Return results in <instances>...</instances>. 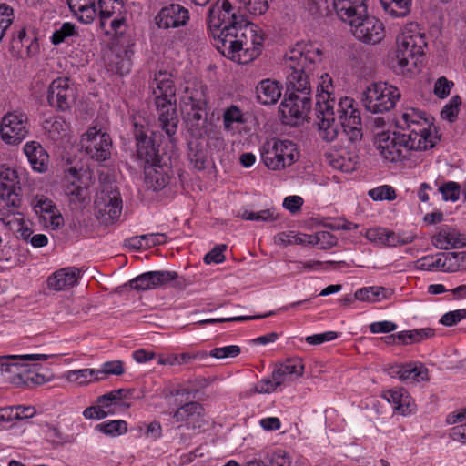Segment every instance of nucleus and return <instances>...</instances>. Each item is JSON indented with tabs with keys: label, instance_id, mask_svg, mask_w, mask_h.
I'll list each match as a JSON object with an SVG mask.
<instances>
[{
	"label": "nucleus",
	"instance_id": "nucleus-34",
	"mask_svg": "<svg viewBox=\"0 0 466 466\" xmlns=\"http://www.w3.org/2000/svg\"><path fill=\"white\" fill-rule=\"evenodd\" d=\"M100 16V26L105 28L107 19L120 15H126L125 4L123 0H98Z\"/></svg>",
	"mask_w": 466,
	"mask_h": 466
},
{
	"label": "nucleus",
	"instance_id": "nucleus-31",
	"mask_svg": "<svg viewBox=\"0 0 466 466\" xmlns=\"http://www.w3.org/2000/svg\"><path fill=\"white\" fill-rule=\"evenodd\" d=\"M432 244L440 249L460 248L466 247V239L457 230L444 227L432 237Z\"/></svg>",
	"mask_w": 466,
	"mask_h": 466
},
{
	"label": "nucleus",
	"instance_id": "nucleus-44",
	"mask_svg": "<svg viewBox=\"0 0 466 466\" xmlns=\"http://www.w3.org/2000/svg\"><path fill=\"white\" fill-rule=\"evenodd\" d=\"M188 159L196 169L201 171L207 168V151L199 144H196L194 147L191 143L189 144Z\"/></svg>",
	"mask_w": 466,
	"mask_h": 466
},
{
	"label": "nucleus",
	"instance_id": "nucleus-42",
	"mask_svg": "<svg viewBox=\"0 0 466 466\" xmlns=\"http://www.w3.org/2000/svg\"><path fill=\"white\" fill-rule=\"evenodd\" d=\"M96 430L109 436H118L127 431V423L125 420H108L99 423Z\"/></svg>",
	"mask_w": 466,
	"mask_h": 466
},
{
	"label": "nucleus",
	"instance_id": "nucleus-27",
	"mask_svg": "<svg viewBox=\"0 0 466 466\" xmlns=\"http://www.w3.org/2000/svg\"><path fill=\"white\" fill-rule=\"evenodd\" d=\"M132 51L126 48L111 50L106 56V66L108 71L124 76L131 71Z\"/></svg>",
	"mask_w": 466,
	"mask_h": 466
},
{
	"label": "nucleus",
	"instance_id": "nucleus-20",
	"mask_svg": "<svg viewBox=\"0 0 466 466\" xmlns=\"http://www.w3.org/2000/svg\"><path fill=\"white\" fill-rule=\"evenodd\" d=\"M327 164L335 170L352 172L357 168L359 157L339 146H329L328 148L322 146Z\"/></svg>",
	"mask_w": 466,
	"mask_h": 466
},
{
	"label": "nucleus",
	"instance_id": "nucleus-61",
	"mask_svg": "<svg viewBox=\"0 0 466 466\" xmlns=\"http://www.w3.org/2000/svg\"><path fill=\"white\" fill-rule=\"evenodd\" d=\"M127 28V19L125 15L119 16L115 15L110 22L111 31H106V34H114L116 35H123Z\"/></svg>",
	"mask_w": 466,
	"mask_h": 466
},
{
	"label": "nucleus",
	"instance_id": "nucleus-39",
	"mask_svg": "<svg viewBox=\"0 0 466 466\" xmlns=\"http://www.w3.org/2000/svg\"><path fill=\"white\" fill-rule=\"evenodd\" d=\"M66 379L69 381L76 382L80 385L87 384L93 381H99L104 380V377H99V372L95 369H82L69 370L66 374Z\"/></svg>",
	"mask_w": 466,
	"mask_h": 466
},
{
	"label": "nucleus",
	"instance_id": "nucleus-57",
	"mask_svg": "<svg viewBox=\"0 0 466 466\" xmlns=\"http://www.w3.org/2000/svg\"><path fill=\"white\" fill-rule=\"evenodd\" d=\"M106 407H102L101 403H96V406H90L84 410L83 416L87 420H102L108 416L109 414H113L114 411L112 410H106Z\"/></svg>",
	"mask_w": 466,
	"mask_h": 466
},
{
	"label": "nucleus",
	"instance_id": "nucleus-13",
	"mask_svg": "<svg viewBox=\"0 0 466 466\" xmlns=\"http://www.w3.org/2000/svg\"><path fill=\"white\" fill-rule=\"evenodd\" d=\"M396 125L402 131L411 133L415 131L417 134L425 137L427 140H430L428 144H432V147H435L437 142L440 140V137L432 133L431 123L426 117V113L419 109L410 107L403 112L400 118L397 119Z\"/></svg>",
	"mask_w": 466,
	"mask_h": 466
},
{
	"label": "nucleus",
	"instance_id": "nucleus-3",
	"mask_svg": "<svg viewBox=\"0 0 466 466\" xmlns=\"http://www.w3.org/2000/svg\"><path fill=\"white\" fill-rule=\"evenodd\" d=\"M263 42L261 31L248 20L245 25L232 34H226L225 38L214 46L223 56L239 64H248L261 54Z\"/></svg>",
	"mask_w": 466,
	"mask_h": 466
},
{
	"label": "nucleus",
	"instance_id": "nucleus-19",
	"mask_svg": "<svg viewBox=\"0 0 466 466\" xmlns=\"http://www.w3.org/2000/svg\"><path fill=\"white\" fill-rule=\"evenodd\" d=\"M190 19L189 11L179 4L163 6L155 17L158 28L170 29L186 25Z\"/></svg>",
	"mask_w": 466,
	"mask_h": 466
},
{
	"label": "nucleus",
	"instance_id": "nucleus-59",
	"mask_svg": "<svg viewBox=\"0 0 466 466\" xmlns=\"http://www.w3.org/2000/svg\"><path fill=\"white\" fill-rule=\"evenodd\" d=\"M465 318H466V309H457V310L449 311V312L445 313L441 318L440 323L444 326H447V327H452Z\"/></svg>",
	"mask_w": 466,
	"mask_h": 466
},
{
	"label": "nucleus",
	"instance_id": "nucleus-63",
	"mask_svg": "<svg viewBox=\"0 0 466 466\" xmlns=\"http://www.w3.org/2000/svg\"><path fill=\"white\" fill-rule=\"evenodd\" d=\"M370 331L373 334L376 333H390L397 329V324L391 321L384 320L373 322L370 326Z\"/></svg>",
	"mask_w": 466,
	"mask_h": 466
},
{
	"label": "nucleus",
	"instance_id": "nucleus-47",
	"mask_svg": "<svg viewBox=\"0 0 466 466\" xmlns=\"http://www.w3.org/2000/svg\"><path fill=\"white\" fill-rule=\"evenodd\" d=\"M283 379L279 376H275V370L271 373V377L262 379L254 388L256 393H271L277 390V388L282 385Z\"/></svg>",
	"mask_w": 466,
	"mask_h": 466
},
{
	"label": "nucleus",
	"instance_id": "nucleus-64",
	"mask_svg": "<svg viewBox=\"0 0 466 466\" xmlns=\"http://www.w3.org/2000/svg\"><path fill=\"white\" fill-rule=\"evenodd\" d=\"M304 201L299 196H289L283 200V207L292 214H296L301 209Z\"/></svg>",
	"mask_w": 466,
	"mask_h": 466
},
{
	"label": "nucleus",
	"instance_id": "nucleus-11",
	"mask_svg": "<svg viewBox=\"0 0 466 466\" xmlns=\"http://www.w3.org/2000/svg\"><path fill=\"white\" fill-rule=\"evenodd\" d=\"M28 116L21 111L8 112L1 119L0 135L7 145L20 144L29 134Z\"/></svg>",
	"mask_w": 466,
	"mask_h": 466
},
{
	"label": "nucleus",
	"instance_id": "nucleus-9",
	"mask_svg": "<svg viewBox=\"0 0 466 466\" xmlns=\"http://www.w3.org/2000/svg\"><path fill=\"white\" fill-rule=\"evenodd\" d=\"M133 134L136 140V160L142 169L165 160L159 151L160 145L156 142L155 132L143 124L134 122Z\"/></svg>",
	"mask_w": 466,
	"mask_h": 466
},
{
	"label": "nucleus",
	"instance_id": "nucleus-15",
	"mask_svg": "<svg viewBox=\"0 0 466 466\" xmlns=\"http://www.w3.org/2000/svg\"><path fill=\"white\" fill-rule=\"evenodd\" d=\"M357 21L348 23L353 30L354 36L363 43L375 45L380 43L385 36L383 23L375 16L366 15L359 17Z\"/></svg>",
	"mask_w": 466,
	"mask_h": 466
},
{
	"label": "nucleus",
	"instance_id": "nucleus-30",
	"mask_svg": "<svg viewBox=\"0 0 466 466\" xmlns=\"http://www.w3.org/2000/svg\"><path fill=\"white\" fill-rule=\"evenodd\" d=\"M24 152L35 171L44 173L47 170L49 155L39 142H27L24 147Z\"/></svg>",
	"mask_w": 466,
	"mask_h": 466
},
{
	"label": "nucleus",
	"instance_id": "nucleus-28",
	"mask_svg": "<svg viewBox=\"0 0 466 466\" xmlns=\"http://www.w3.org/2000/svg\"><path fill=\"white\" fill-rule=\"evenodd\" d=\"M358 226L340 218H322V249L331 248L338 243V238L327 230H351Z\"/></svg>",
	"mask_w": 466,
	"mask_h": 466
},
{
	"label": "nucleus",
	"instance_id": "nucleus-35",
	"mask_svg": "<svg viewBox=\"0 0 466 466\" xmlns=\"http://www.w3.org/2000/svg\"><path fill=\"white\" fill-rule=\"evenodd\" d=\"M304 370L303 360L300 358H288L279 367L275 369V376H279L285 382L289 376H301Z\"/></svg>",
	"mask_w": 466,
	"mask_h": 466
},
{
	"label": "nucleus",
	"instance_id": "nucleus-5",
	"mask_svg": "<svg viewBox=\"0 0 466 466\" xmlns=\"http://www.w3.org/2000/svg\"><path fill=\"white\" fill-rule=\"evenodd\" d=\"M244 2L242 0H221L213 4L208 12V32L214 44L225 38L226 34H232L245 25L248 18H244Z\"/></svg>",
	"mask_w": 466,
	"mask_h": 466
},
{
	"label": "nucleus",
	"instance_id": "nucleus-52",
	"mask_svg": "<svg viewBox=\"0 0 466 466\" xmlns=\"http://www.w3.org/2000/svg\"><path fill=\"white\" fill-rule=\"evenodd\" d=\"M447 259H441V258L434 259L433 256H425L417 261V268L421 270H433L435 268H441L447 272Z\"/></svg>",
	"mask_w": 466,
	"mask_h": 466
},
{
	"label": "nucleus",
	"instance_id": "nucleus-55",
	"mask_svg": "<svg viewBox=\"0 0 466 466\" xmlns=\"http://www.w3.org/2000/svg\"><path fill=\"white\" fill-rule=\"evenodd\" d=\"M32 44V41L26 35L25 27H22L17 30V32L12 33L11 45L13 49H20L23 46H26L29 54Z\"/></svg>",
	"mask_w": 466,
	"mask_h": 466
},
{
	"label": "nucleus",
	"instance_id": "nucleus-53",
	"mask_svg": "<svg viewBox=\"0 0 466 466\" xmlns=\"http://www.w3.org/2000/svg\"><path fill=\"white\" fill-rule=\"evenodd\" d=\"M369 197L373 200H393L396 198L395 189L389 185L380 186L369 190Z\"/></svg>",
	"mask_w": 466,
	"mask_h": 466
},
{
	"label": "nucleus",
	"instance_id": "nucleus-50",
	"mask_svg": "<svg viewBox=\"0 0 466 466\" xmlns=\"http://www.w3.org/2000/svg\"><path fill=\"white\" fill-rule=\"evenodd\" d=\"M244 2V18H248V15H260L265 14L268 9V0H242Z\"/></svg>",
	"mask_w": 466,
	"mask_h": 466
},
{
	"label": "nucleus",
	"instance_id": "nucleus-41",
	"mask_svg": "<svg viewBox=\"0 0 466 466\" xmlns=\"http://www.w3.org/2000/svg\"><path fill=\"white\" fill-rule=\"evenodd\" d=\"M46 440L53 446H61L71 442V436L66 435L61 430L53 424L46 423L43 429Z\"/></svg>",
	"mask_w": 466,
	"mask_h": 466
},
{
	"label": "nucleus",
	"instance_id": "nucleus-7",
	"mask_svg": "<svg viewBox=\"0 0 466 466\" xmlns=\"http://www.w3.org/2000/svg\"><path fill=\"white\" fill-rule=\"evenodd\" d=\"M208 104L205 86L186 88L180 108L186 127L194 137H200L207 133Z\"/></svg>",
	"mask_w": 466,
	"mask_h": 466
},
{
	"label": "nucleus",
	"instance_id": "nucleus-8",
	"mask_svg": "<svg viewBox=\"0 0 466 466\" xmlns=\"http://www.w3.org/2000/svg\"><path fill=\"white\" fill-rule=\"evenodd\" d=\"M400 98V90L386 82L370 85L362 94L364 107L374 114H382L391 110Z\"/></svg>",
	"mask_w": 466,
	"mask_h": 466
},
{
	"label": "nucleus",
	"instance_id": "nucleus-33",
	"mask_svg": "<svg viewBox=\"0 0 466 466\" xmlns=\"http://www.w3.org/2000/svg\"><path fill=\"white\" fill-rule=\"evenodd\" d=\"M281 89L278 81L263 79L256 87L257 98L262 105L275 104L281 96Z\"/></svg>",
	"mask_w": 466,
	"mask_h": 466
},
{
	"label": "nucleus",
	"instance_id": "nucleus-25",
	"mask_svg": "<svg viewBox=\"0 0 466 466\" xmlns=\"http://www.w3.org/2000/svg\"><path fill=\"white\" fill-rule=\"evenodd\" d=\"M96 208L98 217H106V223H113L122 212V199L118 191H112L111 194H104L98 197L96 201Z\"/></svg>",
	"mask_w": 466,
	"mask_h": 466
},
{
	"label": "nucleus",
	"instance_id": "nucleus-37",
	"mask_svg": "<svg viewBox=\"0 0 466 466\" xmlns=\"http://www.w3.org/2000/svg\"><path fill=\"white\" fill-rule=\"evenodd\" d=\"M132 392L133 390H113L104 395L99 396L96 400V403H101L102 407H106L107 410H110L112 405H123L129 408L130 404H123L121 401L131 396Z\"/></svg>",
	"mask_w": 466,
	"mask_h": 466
},
{
	"label": "nucleus",
	"instance_id": "nucleus-58",
	"mask_svg": "<svg viewBox=\"0 0 466 466\" xmlns=\"http://www.w3.org/2000/svg\"><path fill=\"white\" fill-rule=\"evenodd\" d=\"M241 350L237 345H230L219 348H214L209 355L216 359L234 358L239 355Z\"/></svg>",
	"mask_w": 466,
	"mask_h": 466
},
{
	"label": "nucleus",
	"instance_id": "nucleus-48",
	"mask_svg": "<svg viewBox=\"0 0 466 466\" xmlns=\"http://www.w3.org/2000/svg\"><path fill=\"white\" fill-rule=\"evenodd\" d=\"M76 34V25L70 22H66L58 29L54 31L50 40L53 45L58 46L64 43L67 37Z\"/></svg>",
	"mask_w": 466,
	"mask_h": 466
},
{
	"label": "nucleus",
	"instance_id": "nucleus-6",
	"mask_svg": "<svg viewBox=\"0 0 466 466\" xmlns=\"http://www.w3.org/2000/svg\"><path fill=\"white\" fill-rule=\"evenodd\" d=\"M415 131H382L376 135V143L382 157L390 162L397 163L409 157L410 151L432 148V144Z\"/></svg>",
	"mask_w": 466,
	"mask_h": 466
},
{
	"label": "nucleus",
	"instance_id": "nucleus-46",
	"mask_svg": "<svg viewBox=\"0 0 466 466\" xmlns=\"http://www.w3.org/2000/svg\"><path fill=\"white\" fill-rule=\"evenodd\" d=\"M27 366L28 364L25 363L22 371L17 372V380H15V378H14L13 383H15L17 385H29V383L37 385L43 384L46 381L45 377L38 373L32 372L30 369L27 368Z\"/></svg>",
	"mask_w": 466,
	"mask_h": 466
},
{
	"label": "nucleus",
	"instance_id": "nucleus-10",
	"mask_svg": "<svg viewBox=\"0 0 466 466\" xmlns=\"http://www.w3.org/2000/svg\"><path fill=\"white\" fill-rule=\"evenodd\" d=\"M420 37L412 35H402L397 37V50L393 67H399L402 72L411 71L417 66L419 58L423 55V47Z\"/></svg>",
	"mask_w": 466,
	"mask_h": 466
},
{
	"label": "nucleus",
	"instance_id": "nucleus-14",
	"mask_svg": "<svg viewBox=\"0 0 466 466\" xmlns=\"http://www.w3.org/2000/svg\"><path fill=\"white\" fill-rule=\"evenodd\" d=\"M76 99V89L67 77H58L51 82L47 90L50 106L60 111L71 108Z\"/></svg>",
	"mask_w": 466,
	"mask_h": 466
},
{
	"label": "nucleus",
	"instance_id": "nucleus-54",
	"mask_svg": "<svg viewBox=\"0 0 466 466\" xmlns=\"http://www.w3.org/2000/svg\"><path fill=\"white\" fill-rule=\"evenodd\" d=\"M97 371L99 372V377H104V379L108 375L120 376L125 372L124 363L121 360L106 361Z\"/></svg>",
	"mask_w": 466,
	"mask_h": 466
},
{
	"label": "nucleus",
	"instance_id": "nucleus-51",
	"mask_svg": "<svg viewBox=\"0 0 466 466\" xmlns=\"http://www.w3.org/2000/svg\"><path fill=\"white\" fill-rule=\"evenodd\" d=\"M461 105V98L460 96H453L449 103L442 108L441 112V116L443 119H446L450 122H454L459 114V108Z\"/></svg>",
	"mask_w": 466,
	"mask_h": 466
},
{
	"label": "nucleus",
	"instance_id": "nucleus-2",
	"mask_svg": "<svg viewBox=\"0 0 466 466\" xmlns=\"http://www.w3.org/2000/svg\"><path fill=\"white\" fill-rule=\"evenodd\" d=\"M329 89H334L332 79L329 74L322 75V140L333 141L339 133V125L335 118V107L339 113V117L344 120L341 125L344 131L352 142L360 141L362 138V122L360 112L352 107V99L348 97L339 98L337 103Z\"/></svg>",
	"mask_w": 466,
	"mask_h": 466
},
{
	"label": "nucleus",
	"instance_id": "nucleus-17",
	"mask_svg": "<svg viewBox=\"0 0 466 466\" xmlns=\"http://www.w3.org/2000/svg\"><path fill=\"white\" fill-rule=\"evenodd\" d=\"M143 173L146 187L154 192L165 189L175 180L174 170L171 165L165 160L153 166L145 167Z\"/></svg>",
	"mask_w": 466,
	"mask_h": 466
},
{
	"label": "nucleus",
	"instance_id": "nucleus-24",
	"mask_svg": "<svg viewBox=\"0 0 466 466\" xmlns=\"http://www.w3.org/2000/svg\"><path fill=\"white\" fill-rule=\"evenodd\" d=\"M52 355L46 354H25V355H5L0 356V374H11L8 377L13 382V379L17 380V372L22 371L25 363L28 361H46Z\"/></svg>",
	"mask_w": 466,
	"mask_h": 466
},
{
	"label": "nucleus",
	"instance_id": "nucleus-16",
	"mask_svg": "<svg viewBox=\"0 0 466 466\" xmlns=\"http://www.w3.org/2000/svg\"><path fill=\"white\" fill-rule=\"evenodd\" d=\"M20 179L18 172L5 165L0 167V203L12 208H18L21 204Z\"/></svg>",
	"mask_w": 466,
	"mask_h": 466
},
{
	"label": "nucleus",
	"instance_id": "nucleus-21",
	"mask_svg": "<svg viewBox=\"0 0 466 466\" xmlns=\"http://www.w3.org/2000/svg\"><path fill=\"white\" fill-rule=\"evenodd\" d=\"M205 409L197 401L181 404L172 414L176 422L184 423L187 429L201 428L205 422Z\"/></svg>",
	"mask_w": 466,
	"mask_h": 466
},
{
	"label": "nucleus",
	"instance_id": "nucleus-56",
	"mask_svg": "<svg viewBox=\"0 0 466 466\" xmlns=\"http://www.w3.org/2000/svg\"><path fill=\"white\" fill-rule=\"evenodd\" d=\"M444 200L457 201L460 198L461 186L453 181L446 182L439 188Z\"/></svg>",
	"mask_w": 466,
	"mask_h": 466
},
{
	"label": "nucleus",
	"instance_id": "nucleus-4",
	"mask_svg": "<svg viewBox=\"0 0 466 466\" xmlns=\"http://www.w3.org/2000/svg\"><path fill=\"white\" fill-rule=\"evenodd\" d=\"M152 89L158 123L162 130L171 138L177 130L178 117L176 105V87L172 75L167 71L155 74Z\"/></svg>",
	"mask_w": 466,
	"mask_h": 466
},
{
	"label": "nucleus",
	"instance_id": "nucleus-38",
	"mask_svg": "<svg viewBox=\"0 0 466 466\" xmlns=\"http://www.w3.org/2000/svg\"><path fill=\"white\" fill-rule=\"evenodd\" d=\"M384 11L393 17H404L410 12L411 0H380Z\"/></svg>",
	"mask_w": 466,
	"mask_h": 466
},
{
	"label": "nucleus",
	"instance_id": "nucleus-1",
	"mask_svg": "<svg viewBox=\"0 0 466 466\" xmlns=\"http://www.w3.org/2000/svg\"><path fill=\"white\" fill-rule=\"evenodd\" d=\"M320 56V50L291 49L286 55V68L288 76L286 80V93L279 105V116L286 125L296 126L300 123L311 108V100L308 96L300 97L296 92L304 95L310 94L309 73L316 66L317 59Z\"/></svg>",
	"mask_w": 466,
	"mask_h": 466
},
{
	"label": "nucleus",
	"instance_id": "nucleus-49",
	"mask_svg": "<svg viewBox=\"0 0 466 466\" xmlns=\"http://www.w3.org/2000/svg\"><path fill=\"white\" fill-rule=\"evenodd\" d=\"M71 11L78 17L79 21L85 24H90L94 21L96 15L95 0L93 1V3H86Z\"/></svg>",
	"mask_w": 466,
	"mask_h": 466
},
{
	"label": "nucleus",
	"instance_id": "nucleus-45",
	"mask_svg": "<svg viewBox=\"0 0 466 466\" xmlns=\"http://www.w3.org/2000/svg\"><path fill=\"white\" fill-rule=\"evenodd\" d=\"M443 255L447 259V272L466 270V251L448 252Z\"/></svg>",
	"mask_w": 466,
	"mask_h": 466
},
{
	"label": "nucleus",
	"instance_id": "nucleus-12",
	"mask_svg": "<svg viewBox=\"0 0 466 466\" xmlns=\"http://www.w3.org/2000/svg\"><path fill=\"white\" fill-rule=\"evenodd\" d=\"M82 150L93 160L101 162L111 156L112 140L106 132L97 129L96 127H89L80 140Z\"/></svg>",
	"mask_w": 466,
	"mask_h": 466
},
{
	"label": "nucleus",
	"instance_id": "nucleus-18",
	"mask_svg": "<svg viewBox=\"0 0 466 466\" xmlns=\"http://www.w3.org/2000/svg\"><path fill=\"white\" fill-rule=\"evenodd\" d=\"M178 278L176 271L157 270L142 273L130 279L125 286H129L137 291H146L167 285Z\"/></svg>",
	"mask_w": 466,
	"mask_h": 466
},
{
	"label": "nucleus",
	"instance_id": "nucleus-40",
	"mask_svg": "<svg viewBox=\"0 0 466 466\" xmlns=\"http://www.w3.org/2000/svg\"><path fill=\"white\" fill-rule=\"evenodd\" d=\"M273 147H278V153L284 158L286 167L291 166L297 159L299 153L297 152L296 145L289 140L277 139L272 144Z\"/></svg>",
	"mask_w": 466,
	"mask_h": 466
},
{
	"label": "nucleus",
	"instance_id": "nucleus-32",
	"mask_svg": "<svg viewBox=\"0 0 466 466\" xmlns=\"http://www.w3.org/2000/svg\"><path fill=\"white\" fill-rule=\"evenodd\" d=\"M391 376H397L402 381H426L429 380L428 369L422 364L413 366L411 363L391 367Z\"/></svg>",
	"mask_w": 466,
	"mask_h": 466
},
{
	"label": "nucleus",
	"instance_id": "nucleus-26",
	"mask_svg": "<svg viewBox=\"0 0 466 466\" xmlns=\"http://www.w3.org/2000/svg\"><path fill=\"white\" fill-rule=\"evenodd\" d=\"M332 8L344 23H351L366 15V0H333Z\"/></svg>",
	"mask_w": 466,
	"mask_h": 466
},
{
	"label": "nucleus",
	"instance_id": "nucleus-60",
	"mask_svg": "<svg viewBox=\"0 0 466 466\" xmlns=\"http://www.w3.org/2000/svg\"><path fill=\"white\" fill-rule=\"evenodd\" d=\"M226 248L227 246L224 244L216 246L208 253L205 255L204 262L206 264L222 263L225 260L224 251L226 250Z\"/></svg>",
	"mask_w": 466,
	"mask_h": 466
},
{
	"label": "nucleus",
	"instance_id": "nucleus-36",
	"mask_svg": "<svg viewBox=\"0 0 466 466\" xmlns=\"http://www.w3.org/2000/svg\"><path fill=\"white\" fill-rule=\"evenodd\" d=\"M278 147H273L269 142L261 147V158L265 166L272 170H280L286 167L285 160L277 152Z\"/></svg>",
	"mask_w": 466,
	"mask_h": 466
},
{
	"label": "nucleus",
	"instance_id": "nucleus-29",
	"mask_svg": "<svg viewBox=\"0 0 466 466\" xmlns=\"http://www.w3.org/2000/svg\"><path fill=\"white\" fill-rule=\"evenodd\" d=\"M80 276V270L76 267L61 268L47 279L49 289L60 291L73 287Z\"/></svg>",
	"mask_w": 466,
	"mask_h": 466
},
{
	"label": "nucleus",
	"instance_id": "nucleus-43",
	"mask_svg": "<svg viewBox=\"0 0 466 466\" xmlns=\"http://www.w3.org/2000/svg\"><path fill=\"white\" fill-rule=\"evenodd\" d=\"M246 122L244 115L238 106L231 105L223 113V126L227 131L233 130V125L244 124Z\"/></svg>",
	"mask_w": 466,
	"mask_h": 466
},
{
	"label": "nucleus",
	"instance_id": "nucleus-23",
	"mask_svg": "<svg viewBox=\"0 0 466 466\" xmlns=\"http://www.w3.org/2000/svg\"><path fill=\"white\" fill-rule=\"evenodd\" d=\"M31 205L40 222L46 224L48 221L54 229L58 228L64 224L62 215L57 211L54 202L47 197L36 195L32 200Z\"/></svg>",
	"mask_w": 466,
	"mask_h": 466
},
{
	"label": "nucleus",
	"instance_id": "nucleus-22",
	"mask_svg": "<svg viewBox=\"0 0 466 466\" xmlns=\"http://www.w3.org/2000/svg\"><path fill=\"white\" fill-rule=\"evenodd\" d=\"M80 171L75 167H69L66 171L63 185L65 194L68 197L70 203L76 205L84 204L88 193V187L84 185Z\"/></svg>",
	"mask_w": 466,
	"mask_h": 466
},
{
	"label": "nucleus",
	"instance_id": "nucleus-62",
	"mask_svg": "<svg viewBox=\"0 0 466 466\" xmlns=\"http://www.w3.org/2000/svg\"><path fill=\"white\" fill-rule=\"evenodd\" d=\"M452 86V81L448 80L445 76H441L435 83L434 93L438 97L444 98L450 94Z\"/></svg>",
	"mask_w": 466,
	"mask_h": 466
}]
</instances>
